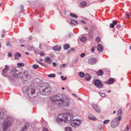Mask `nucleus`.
Masks as SVG:
<instances>
[{
	"label": "nucleus",
	"instance_id": "6ab92c4d",
	"mask_svg": "<svg viewBox=\"0 0 131 131\" xmlns=\"http://www.w3.org/2000/svg\"><path fill=\"white\" fill-rule=\"evenodd\" d=\"M117 24V22L116 21H113V23H111L110 25V26L111 28H113L114 27V25H116Z\"/></svg>",
	"mask_w": 131,
	"mask_h": 131
},
{
	"label": "nucleus",
	"instance_id": "2eb2a0df",
	"mask_svg": "<svg viewBox=\"0 0 131 131\" xmlns=\"http://www.w3.org/2000/svg\"><path fill=\"white\" fill-rule=\"evenodd\" d=\"M58 47L57 45H56L53 47V49L55 51H59L61 49V47L60 46Z\"/></svg>",
	"mask_w": 131,
	"mask_h": 131
},
{
	"label": "nucleus",
	"instance_id": "f3484780",
	"mask_svg": "<svg viewBox=\"0 0 131 131\" xmlns=\"http://www.w3.org/2000/svg\"><path fill=\"white\" fill-rule=\"evenodd\" d=\"M114 82V79L113 78H110L108 80L107 82V83H109L111 84H112Z\"/></svg>",
	"mask_w": 131,
	"mask_h": 131
},
{
	"label": "nucleus",
	"instance_id": "680f3d73",
	"mask_svg": "<svg viewBox=\"0 0 131 131\" xmlns=\"http://www.w3.org/2000/svg\"><path fill=\"white\" fill-rule=\"evenodd\" d=\"M4 37V34H3V35H1V37L2 38H3Z\"/></svg>",
	"mask_w": 131,
	"mask_h": 131
},
{
	"label": "nucleus",
	"instance_id": "aec40b11",
	"mask_svg": "<svg viewBox=\"0 0 131 131\" xmlns=\"http://www.w3.org/2000/svg\"><path fill=\"white\" fill-rule=\"evenodd\" d=\"M70 47V45L69 44H66L64 46V50H67Z\"/></svg>",
	"mask_w": 131,
	"mask_h": 131
},
{
	"label": "nucleus",
	"instance_id": "ddd939ff",
	"mask_svg": "<svg viewBox=\"0 0 131 131\" xmlns=\"http://www.w3.org/2000/svg\"><path fill=\"white\" fill-rule=\"evenodd\" d=\"M51 59L49 57H45V61L46 63L50 64L51 62Z\"/></svg>",
	"mask_w": 131,
	"mask_h": 131
},
{
	"label": "nucleus",
	"instance_id": "7c9ffc66",
	"mask_svg": "<svg viewBox=\"0 0 131 131\" xmlns=\"http://www.w3.org/2000/svg\"><path fill=\"white\" fill-rule=\"evenodd\" d=\"M27 129V126L26 125H25L24 128L21 130V131H26V130Z\"/></svg>",
	"mask_w": 131,
	"mask_h": 131
},
{
	"label": "nucleus",
	"instance_id": "09e8293b",
	"mask_svg": "<svg viewBox=\"0 0 131 131\" xmlns=\"http://www.w3.org/2000/svg\"><path fill=\"white\" fill-rule=\"evenodd\" d=\"M65 64H63L60 65V68L64 67L65 66Z\"/></svg>",
	"mask_w": 131,
	"mask_h": 131
},
{
	"label": "nucleus",
	"instance_id": "5fc2aeb1",
	"mask_svg": "<svg viewBox=\"0 0 131 131\" xmlns=\"http://www.w3.org/2000/svg\"><path fill=\"white\" fill-rule=\"evenodd\" d=\"M6 45L7 46H10V44L8 42L7 43H6Z\"/></svg>",
	"mask_w": 131,
	"mask_h": 131
},
{
	"label": "nucleus",
	"instance_id": "ea45409f",
	"mask_svg": "<svg viewBox=\"0 0 131 131\" xmlns=\"http://www.w3.org/2000/svg\"><path fill=\"white\" fill-rule=\"evenodd\" d=\"M39 63L43 66H46V64L42 62H40Z\"/></svg>",
	"mask_w": 131,
	"mask_h": 131
},
{
	"label": "nucleus",
	"instance_id": "e433bc0d",
	"mask_svg": "<svg viewBox=\"0 0 131 131\" xmlns=\"http://www.w3.org/2000/svg\"><path fill=\"white\" fill-rule=\"evenodd\" d=\"M24 6L23 5H21L19 8L20 9V12H22L24 9Z\"/></svg>",
	"mask_w": 131,
	"mask_h": 131
},
{
	"label": "nucleus",
	"instance_id": "c03bdc74",
	"mask_svg": "<svg viewBox=\"0 0 131 131\" xmlns=\"http://www.w3.org/2000/svg\"><path fill=\"white\" fill-rule=\"evenodd\" d=\"M126 16L128 18H130V15L128 13H126Z\"/></svg>",
	"mask_w": 131,
	"mask_h": 131
},
{
	"label": "nucleus",
	"instance_id": "4d7b16f0",
	"mask_svg": "<svg viewBox=\"0 0 131 131\" xmlns=\"http://www.w3.org/2000/svg\"><path fill=\"white\" fill-rule=\"evenodd\" d=\"M71 51H73L74 50V48H72L70 50Z\"/></svg>",
	"mask_w": 131,
	"mask_h": 131
},
{
	"label": "nucleus",
	"instance_id": "72a5a7b5",
	"mask_svg": "<svg viewBox=\"0 0 131 131\" xmlns=\"http://www.w3.org/2000/svg\"><path fill=\"white\" fill-rule=\"evenodd\" d=\"M21 56V54L19 53H17L15 54V58L16 57H20Z\"/></svg>",
	"mask_w": 131,
	"mask_h": 131
},
{
	"label": "nucleus",
	"instance_id": "20e7f679",
	"mask_svg": "<svg viewBox=\"0 0 131 131\" xmlns=\"http://www.w3.org/2000/svg\"><path fill=\"white\" fill-rule=\"evenodd\" d=\"M20 74L21 76V79L24 83L28 82V81L31 79V75L28 74V72L27 71L22 70Z\"/></svg>",
	"mask_w": 131,
	"mask_h": 131
},
{
	"label": "nucleus",
	"instance_id": "cd10ccee",
	"mask_svg": "<svg viewBox=\"0 0 131 131\" xmlns=\"http://www.w3.org/2000/svg\"><path fill=\"white\" fill-rule=\"evenodd\" d=\"M88 118L89 119H92L94 121H95L96 119V118L94 117L93 116H90Z\"/></svg>",
	"mask_w": 131,
	"mask_h": 131
},
{
	"label": "nucleus",
	"instance_id": "774afa93",
	"mask_svg": "<svg viewBox=\"0 0 131 131\" xmlns=\"http://www.w3.org/2000/svg\"><path fill=\"white\" fill-rule=\"evenodd\" d=\"M26 54L27 55H28L29 54V53L28 52H26Z\"/></svg>",
	"mask_w": 131,
	"mask_h": 131
},
{
	"label": "nucleus",
	"instance_id": "4468645a",
	"mask_svg": "<svg viewBox=\"0 0 131 131\" xmlns=\"http://www.w3.org/2000/svg\"><path fill=\"white\" fill-rule=\"evenodd\" d=\"M97 48L98 51L100 52H101L103 51V48L101 45L99 44L97 46Z\"/></svg>",
	"mask_w": 131,
	"mask_h": 131
},
{
	"label": "nucleus",
	"instance_id": "49530a36",
	"mask_svg": "<svg viewBox=\"0 0 131 131\" xmlns=\"http://www.w3.org/2000/svg\"><path fill=\"white\" fill-rule=\"evenodd\" d=\"M44 53L41 52L40 53V54L41 56H44Z\"/></svg>",
	"mask_w": 131,
	"mask_h": 131
},
{
	"label": "nucleus",
	"instance_id": "8fccbe9b",
	"mask_svg": "<svg viewBox=\"0 0 131 131\" xmlns=\"http://www.w3.org/2000/svg\"><path fill=\"white\" fill-rule=\"evenodd\" d=\"M42 131H49L48 130L45 128H43L42 129Z\"/></svg>",
	"mask_w": 131,
	"mask_h": 131
},
{
	"label": "nucleus",
	"instance_id": "393cba45",
	"mask_svg": "<svg viewBox=\"0 0 131 131\" xmlns=\"http://www.w3.org/2000/svg\"><path fill=\"white\" fill-rule=\"evenodd\" d=\"M4 116V113L2 111L0 112V117L1 119H3Z\"/></svg>",
	"mask_w": 131,
	"mask_h": 131
},
{
	"label": "nucleus",
	"instance_id": "9b49d317",
	"mask_svg": "<svg viewBox=\"0 0 131 131\" xmlns=\"http://www.w3.org/2000/svg\"><path fill=\"white\" fill-rule=\"evenodd\" d=\"M97 62V60L95 58H91L89 60V63L91 64H94Z\"/></svg>",
	"mask_w": 131,
	"mask_h": 131
},
{
	"label": "nucleus",
	"instance_id": "dca6fc26",
	"mask_svg": "<svg viewBox=\"0 0 131 131\" xmlns=\"http://www.w3.org/2000/svg\"><path fill=\"white\" fill-rule=\"evenodd\" d=\"M77 21L74 19H71L70 21V24L71 25H74L77 24Z\"/></svg>",
	"mask_w": 131,
	"mask_h": 131
},
{
	"label": "nucleus",
	"instance_id": "f704fd0d",
	"mask_svg": "<svg viewBox=\"0 0 131 131\" xmlns=\"http://www.w3.org/2000/svg\"><path fill=\"white\" fill-rule=\"evenodd\" d=\"M17 65L20 66L24 67L25 65L23 63H18L17 64Z\"/></svg>",
	"mask_w": 131,
	"mask_h": 131
},
{
	"label": "nucleus",
	"instance_id": "de8ad7c7",
	"mask_svg": "<svg viewBox=\"0 0 131 131\" xmlns=\"http://www.w3.org/2000/svg\"><path fill=\"white\" fill-rule=\"evenodd\" d=\"M121 27V26L119 25H117L116 28L117 29H119Z\"/></svg>",
	"mask_w": 131,
	"mask_h": 131
},
{
	"label": "nucleus",
	"instance_id": "39448f33",
	"mask_svg": "<svg viewBox=\"0 0 131 131\" xmlns=\"http://www.w3.org/2000/svg\"><path fill=\"white\" fill-rule=\"evenodd\" d=\"M51 88L49 86L43 85L40 89V93L43 95H47L50 93Z\"/></svg>",
	"mask_w": 131,
	"mask_h": 131
},
{
	"label": "nucleus",
	"instance_id": "a211bd4d",
	"mask_svg": "<svg viewBox=\"0 0 131 131\" xmlns=\"http://www.w3.org/2000/svg\"><path fill=\"white\" fill-rule=\"evenodd\" d=\"M103 74V72L101 69L99 70V71H97V75L99 76H102Z\"/></svg>",
	"mask_w": 131,
	"mask_h": 131
},
{
	"label": "nucleus",
	"instance_id": "864d4df0",
	"mask_svg": "<svg viewBox=\"0 0 131 131\" xmlns=\"http://www.w3.org/2000/svg\"><path fill=\"white\" fill-rule=\"evenodd\" d=\"M17 74H15V73H14V74H13V76H14V77H15L16 76H18Z\"/></svg>",
	"mask_w": 131,
	"mask_h": 131
},
{
	"label": "nucleus",
	"instance_id": "0eeeda50",
	"mask_svg": "<svg viewBox=\"0 0 131 131\" xmlns=\"http://www.w3.org/2000/svg\"><path fill=\"white\" fill-rule=\"evenodd\" d=\"M3 131H7V128L11 126L10 122L8 120V119H6L4 122L3 124Z\"/></svg>",
	"mask_w": 131,
	"mask_h": 131
},
{
	"label": "nucleus",
	"instance_id": "37998d69",
	"mask_svg": "<svg viewBox=\"0 0 131 131\" xmlns=\"http://www.w3.org/2000/svg\"><path fill=\"white\" fill-rule=\"evenodd\" d=\"M52 64L54 67H56L57 66V65L55 62H52Z\"/></svg>",
	"mask_w": 131,
	"mask_h": 131
},
{
	"label": "nucleus",
	"instance_id": "603ef678",
	"mask_svg": "<svg viewBox=\"0 0 131 131\" xmlns=\"http://www.w3.org/2000/svg\"><path fill=\"white\" fill-rule=\"evenodd\" d=\"M72 34L70 33L68 34V37H70L71 36H72Z\"/></svg>",
	"mask_w": 131,
	"mask_h": 131
},
{
	"label": "nucleus",
	"instance_id": "4be33fe9",
	"mask_svg": "<svg viewBox=\"0 0 131 131\" xmlns=\"http://www.w3.org/2000/svg\"><path fill=\"white\" fill-rule=\"evenodd\" d=\"M72 129L71 127H67L65 129V131H72Z\"/></svg>",
	"mask_w": 131,
	"mask_h": 131
},
{
	"label": "nucleus",
	"instance_id": "58836bf2",
	"mask_svg": "<svg viewBox=\"0 0 131 131\" xmlns=\"http://www.w3.org/2000/svg\"><path fill=\"white\" fill-rule=\"evenodd\" d=\"M61 78L62 79V80H65L67 79L66 77H64H64L63 76H62L61 77Z\"/></svg>",
	"mask_w": 131,
	"mask_h": 131
},
{
	"label": "nucleus",
	"instance_id": "f257e3e1",
	"mask_svg": "<svg viewBox=\"0 0 131 131\" xmlns=\"http://www.w3.org/2000/svg\"><path fill=\"white\" fill-rule=\"evenodd\" d=\"M52 103L56 104L60 107H69L70 104V100L64 94L58 93L53 95L51 98Z\"/></svg>",
	"mask_w": 131,
	"mask_h": 131
},
{
	"label": "nucleus",
	"instance_id": "a878e982",
	"mask_svg": "<svg viewBox=\"0 0 131 131\" xmlns=\"http://www.w3.org/2000/svg\"><path fill=\"white\" fill-rule=\"evenodd\" d=\"M70 15L71 16L73 17L77 18L78 17V16L77 15L72 13H70Z\"/></svg>",
	"mask_w": 131,
	"mask_h": 131
},
{
	"label": "nucleus",
	"instance_id": "c756f323",
	"mask_svg": "<svg viewBox=\"0 0 131 131\" xmlns=\"http://www.w3.org/2000/svg\"><path fill=\"white\" fill-rule=\"evenodd\" d=\"M122 110L120 109H119L117 112V115H120L122 114Z\"/></svg>",
	"mask_w": 131,
	"mask_h": 131
},
{
	"label": "nucleus",
	"instance_id": "13d9d810",
	"mask_svg": "<svg viewBox=\"0 0 131 131\" xmlns=\"http://www.w3.org/2000/svg\"><path fill=\"white\" fill-rule=\"evenodd\" d=\"M102 126L101 125L99 127V128L100 129H101L102 128Z\"/></svg>",
	"mask_w": 131,
	"mask_h": 131
},
{
	"label": "nucleus",
	"instance_id": "b1692460",
	"mask_svg": "<svg viewBox=\"0 0 131 131\" xmlns=\"http://www.w3.org/2000/svg\"><path fill=\"white\" fill-rule=\"evenodd\" d=\"M89 36L90 38L92 39L93 37V32L92 31H90L89 33Z\"/></svg>",
	"mask_w": 131,
	"mask_h": 131
},
{
	"label": "nucleus",
	"instance_id": "f03ea898",
	"mask_svg": "<svg viewBox=\"0 0 131 131\" xmlns=\"http://www.w3.org/2000/svg\"><path fill=\"white\" fill-rule=\"evenodd\" d=\"M73 118V112L69 111L67 113L59 114L56 118V121L59 124L63 125L70 122Z\"/></svg>",
	"mask_w": 131,
	"mask_h": 131
},
{
	"label": "nucleus",
	"instance_id": "1a4fd4ad",
	"mask_svg": "<svg viewBox=\"0 0 131 131\" xmlns=\"http://www.w3.org/2000/svg\"><path fill=\"white\" fill-rule=\"evenodd\" d=\"M9 68V67L7 65H6L5 68L2 70V74L4 77H6V75L5 73L8 70Z\"/></svg>",
	"mask_w": 131,
	"mask_h": 131
},
{
	"label": "nucleus",
	"instance_id": "5701e85b",
	"mask_svg": "<svg viewBox=\"0 0 131 131\" xmlns=\"http://www.w3.org/2000/svg\"><path fill=\"white\" fill-rule=\"evenodd\" d=\"M79 76L81 78H83L85 76V74L84 73L80 72L79 73Z\"/></svg>",
	"mask_w": 131,
	"mask_h": 131
},
{
	"label": "nucleus",
	"instance_id": "3c124183",
	"mask_svg": "<svg viewBox=\"0 0 131 131\" xmlns=\"http://www.w3.org/2000/svg\"><path fill=\"white\" fill-rule=\"evenodd\" d=\"M19 42L21 43H23L25 42V40H20Z\"/></svg>",
	"mask_w": 131,
	"mask_h": 131
},
{
	"label": "nucleus",
	"instance_id": "338daca9",
	"mask_svg": "<svg viewBox=\"0 0 131 131\" xmlns=\"http://www.w3.org/2000/svg\"><path fill=\"white\" fill-rule=\"evenodd\" d=\"M30 47V48H34V47H33V46H31Z\"/></svg>",
	"mask_w": 131,
	"mask_h": 131
},
{
	"label": "nucleus",
	"instance_id": "4c0bfd02",
	"mask_svg": "<svg viewBox=\"0 0 131 131\" xmlns=\"http://www.w3.org/2000/svg\"><path fill=\"white\" fill-rule=\"evenodd\" d=\"M101 39L99 37H97L95 39L96 41H97V42H99L100 41Z\"/></svg>",
	"mask_w": 131,
	"mask_h": 131
},
{
	"label": "nucleus",
	"instance_id": "a18cd8bd",
	"mask_svg": "<svg viewBox=\"0 0 131 131\" xmlns=\"http://www.w3.org/2000/svg\"><path fill=\"white\" fill-rule=\"evenodd\" d=\"M95 47H93L92 48L91 50V51L92 52H94V50H95Z\"/></svg>",
	"mask_w": 131,
	"mask_h": 131
},
{
	"label": "nucleus",
	"instance_id": "6e6552de",
	"mask_svg": "<svg viewBox=\"0 0 131 131\" xmlns=\"http://www.w3.org/2000/svg\"><path fill=\"white\" fill-rule=\"evenodd\" d=\"M81 124V122L79 120L76 119L72 120L70 122L71 126L74 127L79 126Z\"/></svg>",
	"mask_w": 131,
	"mask_h": 131
},
{
	"label": "nucleus",
	"instance_id": "c85d7f7f",
	"mask_svg": "<svg viewBox=\"0 0 131 131\" xmlns=\"http://www.w3.org/2000/svg\"><path fill=\"white\" fill-rule=\"evenodd\" d=\"M48 77L50 78L51 77L53 78H54L55 77V74L53 73L51 74H49L48 75Z\"/></svg>",
	"mask_w": 131,
	"mask_h": 131
},
{
	"label": "nucleus",
	"instance_id": "0e129e2a",
	"mask_svg": "<svg viewBox=\"0 0 131 131\" xmlns=\"http://www.w3.org/2000/svg\"><path fill=\"white\" fill-rule=\"evenodd\" d=\"M129 130V128L128 127H127L126 129V131H128Z\"/></svg>",
	"mask_w": 131,
	"mask_h": 131
},
{
	"label": "nucleus",
	"instance_id": "423d86ee",
	"mask_svg": "<svg viewBox=\"0 0 131 131\" xmlns=\"http://www.w3.org/2000/svg\"><path fill=\"white\" fill-rule=\"evenodd\" d=\"M121 116H120L116 118L111 121L110 124L111 127L113 128H114L117 127L119 124L120 121L121 120Z\"/></svg>",
	"mask_w": 131,
	"mask_h": 131
},
{
	"label": "nucleus",
	"instance_id": "79ce46f5",
	"mask_svg": "<svg viewBox=\"0 0 131 131\" xmlns=\"http://www.w3.org/2000/svg\"><path fill=\"white\" fill-rule=\"evenodd\" d=\"M85 54L84 53H83L81 54L80 55L81 57H83L84 56H85Z\"/></svg>",
	"mask_w": 131,
	"mask_h": 131
},
{
	"label": "nucleus",
	"instance_id": "a19ab883",
	"mask_svg": "<svg viewBox=\"0 0 131 131\" xmlns=\"http://www.w3.org/2000/svg\"><path fill=\"white\" fill-rule=\"evenodd\" d=\"M85 79L87 81H89L91 79L90 77H89L87 78H86V77H85Z\"/></svg>",
	"mask_w": 131,
	"mask_h": 131
},
{
	"label": "nucleus",
	"instance_id": "052dcab7",
	"mask_svg": "<svg viewBox=\"0 0 131 131\" xmlns=\"http://www.w3.org/2000/svg\"><path fill=\"white\" fill-rule=\"evenodd\" d=\"M8 56L9 57H11L12 56L11 54L9 53Z\"/></svg>",
	"mask_w": 131,
	"mask_h": 131
},
{
	"label": "nucleus",
	"instance_id": "c9c22d12",
	"mask_svg": "<svg viewBox=\"0 0 131 131\" xmlns=\"http://www.w3.org/2000/svg\"><path fill=\"white\" fill-rule=\"evenodd\" d=\"M99 93L101 96L102 97H104L105 96V94L104 93L100 92Z\"/></svg>",
	"mask_w": 131,
	"mask_h": 131
},
{
	"label": "nucleus",
	"instance_id": "2f4dec72",
	"mask_svg": "<svg viewBox=\"0 0 131 131\" xmlns=\"http://www.w3.org/2000/svg\"><path fill=\"white\" fill-rule=\"evenodd\" d=\"M32 67L34 69H36L39 67V66L37 64H34L32 65Z\"/></svg>",
	"mask_w": 131,
	"mask_h": 131
},
{
	"label": "nucleus",
	"instance_id": "f8f14e48",
	"mask_svg": "<svg viewBox=\"0 0 131 131\" xmlns=\"http://www.w3.org/2000/svg\"><path fill=\"white\" fill-rule=\"evenodd\" d=\"M94 84L97 86L99 87H100L102 86V83L99 80H96L94 82Z\"/></svg>",
	"mask_w": 131,
	"mask_h": 131
},
{
	"label": "nucleus",
	"instance_id": "bb28decb",
	"mask_svg": "<svg viewBox=\"0 0 131 131\" xmlns=\"http://www.w3.org/2000/svg\"><path fill=\"white\" fill-rule=\"evenodd\" d=\"M86 3L85 2H83L80 3V5L82 7H84L86 5Z\"/></svg>",
	"mask_w": 131,
	"mask_h": 131
},
{
	"label": "nucleus",
	"instance_id": "7ed1b4c3",
	"mask_svg": "<svg viewBox=\"0 0 131 131\" xmlns=\"http://www.w3.org/2000/svg\"><path fill=\"white\" fill-rule=\"evenodd\" d=\"M23 90L24 92L27 93L28 96L31 98H35L37 96L35 89L31 87L25 86L23 87Z\"/></svg>",
	"mask_w": 131,
	"mask_h": 131
},
{
	"label": "nucleus",
	"instance_id": "e2e57ef3",
	"mask_svg": "<svg viewBox=\"0 0 131 131\" xmlns=\"http://www.w3.org/2000/svg\"><path fill=\"white\" fill-rule=\"evenodd\" d=\"M81 22L84 23V24H86V23L83 20H82L81 21Z\"/></svg>",
	"mask_w": 131,
	"mask_h": 131
},
{
	"label": "nucleus",
	"instance_id": "69168bd1",
	"mask_svg": "<svg viewBox=\"0 0 131 131\" xmlns=\"http://www.w3.org/2000/svg\"><path fill=\"white\" fill-rule=\"evenodd\" d=\"M72 94V95H73V96H76V95L75 94H74V93H73V94Z\"/></svg>",
	"mask_w": 131,
	"mask_h": 131
},
{
	"label": "nucleus",
	"instance_id": "473e14b6",
	"mask_svg": "<svg viewBox=\"0 0 131 131\" xmlns=\"http://www.w3.org/2000/svg\"><path fill=\"white\" fill-rule=\"evenodd\" d=\"M110 121L109 120L107 119L106 120L104 121L103 122V123L104 124H107Z\"/></svg>",
	"mask_w": 131,
	"mask_h": 131
},
{
	"label": "nucleus",
	"instance_id": "9d476101",
	"mask_svg": "<svg viewBox=\"0 0 131 131\" xmlns=\"http://www.w3.org/2000/svg\"><path fill=\"white\" fill-rule=\"evenodd\" d=\"M92 107L93 109L97 112L99 113L101 112V110L99 107H98L97 105L93 104H92Z\"/></svg>",
	"mask_w": 131,
	"mask_h": 131
},
{
	"label": "nucleus",
	"instance_id": "412c9836",
	"mask_svg": "<svg viewBox=\"0 0 131 131\" xmlns=\"http://www.w3.org/2000/svg\"><path fill=\"white\" fill-rule=\"evenodd\" d=\"M86 39V37L83 36L80 39L81 41L82 42H84L85 41Z\"/></svg>",
	"mask_w": 131,
	"mask_h": 131
},
{
	"label": "nucleus",
	"instance_id": "6e6d98bb",
	"mask_svg": "<svg viewBox=\"0 0 131 131\" xmlns=\"http://www.w3.org/2000/svg\"><path fill=\"white\" fill-rule=\"evenodd\" d=\"M71 51H70V50H68V51L67 52V53L68 54H69L70 53V52H71Z\"/></svg>",
	"mask_w": 131,
	"mask_h": 131
},
{
	"label": "nucleus",
	"instance_id": "bf43d9fd",
	"mask_svg": "<svg viewBox=\"0 0 131 131\" xmlns=\"http://www.w3.org/2000/svg\"><path fill=\"white\" fill-rule=\"evenodd\" d=\"M39 48L40 49H41V44H40L39 46Z\"/></svg>",
	"mask_w": 131,
	"mask_h": 131
}]
</instances>
